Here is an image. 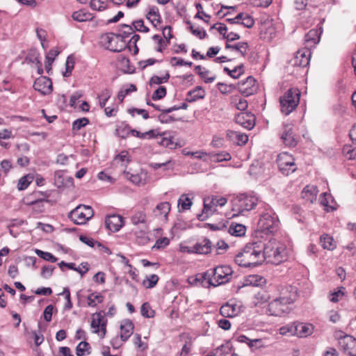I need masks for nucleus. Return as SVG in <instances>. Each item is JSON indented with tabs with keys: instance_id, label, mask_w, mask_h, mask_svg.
I'll list each match as a JSON object with an SVG mask.
<instances>
[{
	"instance_id": "f257e3e1",
	"label": "nucleus",
	"mask_w": 356,
	"mask_h": 356,
	"mask_svg": "<svg viewBox=\"0 0 356 356\" xmlns=\"http://www.w3.org/2000/svg\"><path fill=\"white\" fill-rule=\"evenodd\" d=\"M223 268H213L211 273L205 272L198 273L195 275L191 276L188 278V282L191 286H202L209 288L211 286H216L229 281V277L232 273V268H226V271L223 272L224 275L221 274Z\"/></svg>"
},
{
	"instance_id": "f03ea898",
	"label": "nucleus",
	"mask_w": 356,
	"mask_h": 356,
	"mask_svg": "<svg viewBox=\"0 0 356 356\" xmlns=\"http://www.w3.org/2000/svg\"><path fill=\"white\" fill-rule=\"evenodd\" d=\"M264 257L257 241L248 244L243 250L235 257V262L239 267H250L263 264Z\"/></svg>"
},
{
	"instance_id": "7ed1b4c3",
	"label": "nucleus",
	"mask_w": 356,
	"mask_h": 356,
	"mask_svg": "<svg viewBox=\"0 0 356 356\" xmlns=\"http://www.w3.org/2000/svg\"><path fill=\"white\" fill-rule=\"evenodd\" d=\"M284 247L282 244L274 238H270L263 248L261 255L264 257V261L266 264L279 265L284 260L282 255Z\"/></svg>"
},
{
	"instance_id": "20e7f679",
	"label": "nucleus",
	"mask_w": 356,
	"mask_h": 356,
	"mask_svg": "<svg viewBox=\"0 0 356 356\" xmlns=\"http://www.w3.org/2000/svg\"><path fill=\"white\" fill-rule=\"evenodd\" d=\"M232 211L235 212L233 216H244L246 212L254 209L259 204L256 195L250 194H240L232 201Z\"/></svg>"
},
{
	"instance_id": "39448f33",
	"label": "nucleus",
	"mask_w": 356,
	"mask_h": 356,
	"mask_svg": "<svg viewBox=\"0 0 356 356\" xmlns=\"http://www.w3.org/2000/svg\"><path fill=\"white\" fill-rule=\"evenodd\" d=\"M278 220L272 211L268 209L260 216L256 231L257 237H263V234H273L277 230Z\"/></svg>"
},
{
	"instance_id": "423d86ee",
	"label": "nucleus",
	"mask_w": 356,
	"mask_h": 356,
	"mask_svg": "<svg viewBox=\"0 0 356 356\" xmlns=\"http://www.w3.org/2000/svg\"><path fill=\"white\" fill-rule=\"evenodd\" d=\"M296 293L293 292L289 296H281L269 303L268 311L270 315L281 316L290 311L289 305L293 302Z\"/></svg>"
},
{
	"instance_id": "0eeeda50",
	"label": "nucleus",
	"mask_w": 356,
	"mask_h": 356,
	"mask_svg": "<svg viewBox=\"0 0 356 356\" xmlns=\"http://www.w3.org/2000/svg\"><path fill=\"white\" fill-rule=\"evenodd\" d=\"M300 92L297 88L289 89L280 98L281 111L284 115L290 114L297 107L300 101Z\"/></svg>"
},
{
	"instance_id": "6e6552de",
	"label": "nucleus",
	"mask_w": 356,
	"mask_h": 356,
	"mask_svg": "<svg viewBox=\"0 0 356 356\" xmlns=\"http://www.w3.org/2000/svg\"><path fill=\"white\" fill-rule=\"evenodd\" d=\"M227 200L225 197H218L216 196L207 197L204 198V207L201 213L197 218L200 221H204L217 211L218 206L223 207Z\"/></svg>"
},
{
	"instance_id": "1a4fd4ad",
	"label": "nucleus",
	"mask_w": 356,
	"mask_h": 356,
	"mask_svg": "<svg viewBox=\"0 0 356 356\" xmlns=\"http://www.w3.org/2000/svg\"><path fill=\"white\" fill-rule=\"evenodd\" d=\"M99 42L102 47L113 52L121 51L124 47L122 38L113 33H104L100 37Z\"/></svg>"
},
{
	"instance_id": "9d476101",
	"label": "nucleus",
	"mask_w": 356,
	"mask_h": 356,
	"mask_svg": "<svg viewBox=\"0 0 356 356\" xmlns=\"http://www.w3.org/2000/svg\"><path fill=\"white\" fill-rule=\"evenodd\" d=\"M93 210L89 206L79 205L69 213V218L76 225H84L93 216Z\"/></svg>"
},
{
	"instance_id": "9b49d317",
	"label": "nucleus",
	"mask_w": 356,
	"mask_h": 356,
	"mask_svg": "<svg viewBox=\"0 0 356 356\" xmlns=\"http://www.w3.org/2000/svg\"><path fill=\"white\" fill-rule=\"evenodd\" d=\"M335 337L339 341V348L349 355H356V339L346 334L342 331L335 332Z\"/></svg>"
},
{
	"instance_id": "f8f14e48",
	"label": "nucleus",
	"mask_w": 356,
	"mask_h": 356,
	"mask_svg": "<svg viewBox=\"0 0 356 356\" xmlns=\"http://www.w3.org/2000/svg\"><path fill=\"white\" fill-rule=\"evenodd\" d=\"M277 162L280 170L284 175H289L297 169L294 158L288 152L280 153L277 156Z\"/></svg>"
},
{
	"instance_id": "ddd939ff",
	"label": "nucleus",
	"mask_w": 356,
	"mask_h": 356,
	"mask_svg": "<svg viewBox=\"0 0 356 356\" xmlns=\"http://www.w3.org/2000/svg\"><path fill=\"white\" fill-rule=\"evenodd\" d=\"M105 312L100 311L96 312L92 316L91 328L92 332L99 334L102 338H104L106 332V320H104Z\"/></svg>"
},
{
	"instance_id": "4468645a",
	"label": "nucleus",
	"mask_w": 356,
	"mask_h": 356,
	"mask_svg": "<svg viewBox=\"0 0 356 356\" xmlns=\"http://www.w3.org/2000/svg\"><path fill=\"white\" fill-rule=\"evenodd\" d=\"M293 124L291 122H284L282 131L280 134V138L282 143L287 147H293L296 146L298 140L293 133Z\"/></svg>"
},
{
	"instance_id": "2eb2a0df",
	"label": "nucleus",
	"mask_w": 356,
	"mask_h": 356,
	"mask_svg": "<svg viewBox=\"0 0 356 356\" xmlns=\"http://www.w3.org/2000/svg\"><path fill=\"white\" fill-rule=\"evenodd\" d=\"M242 311V305L235 301L230 300L225 305H223L220 312L225 318H232L239 314Z\"/></svg>"
},
{
	"instance_id": "dca6fc26",
	"label": "nucleus",
	"mask_w": 356,
	"mask_h": 356,
	"mask_svg": "<svg viewBox=\"0 0 356 356\" xmlns=\"http://www.w3.org/2000/svg\"><path fill=\"white\" fill-rule=\"evenodd\" d=\"M33 88L44 95H49L53 90L51 79L43 76H40L34 81Z\"/></svg>"
},
{
	"instance_id": "f3484780",
	"label": "nucleus",
	"mask_w": 356,
	"mask_h": 356,
	"mask_svg": "<svg viewBox=\"0 0 356 356\" xmlns=\"http://www.w3.org/2000/svg\"><path fill=\"white\" fill-rule=\"evenodd\" d=\"M235 122L241 127L250 130L255 125V117L251 113L241 112L235 116Z\"/></svg>"
},
{
	"instance_id": "a211bd4d",
	"label": "nucleus",
	"mask_w": 356,
	"mask_h": 356,
	"mask_svg": "<svg viewBox=\"0 0 356 356\" xmlns=\"http://www.w3.org/2000/svg\"><path fill=\"white\" fill-rule=\"evenodd\" d=\"M105 225L108 229L116 232L124 225V218L120 215H109L106 218Z\"/></svg>"
},
{
	"instance_id": "6ab92c4d",
	"label": "nucleus",
	"mask_w": 356,
	"mask_h": 356,
	"mask_svg": "<svg viewBox=\"0 0 356 356\" xmlns=\"http://www.w3.org/2000/svg\"><path fill=\"white\" fill-rule=\"evenodd\" d=\"M310 56L311 52L308 49L298 50L293 60V65L302 67L307 66L309 63Z\"/></svg>"
},
{
	"instance_id": "aec40b11",
	"label": "nucleus",
	"mask_w": 356,
	"mask_h": 356,
	"mask_svg": "<svg viewBox=\"0 0 356 356\" xmlns=\"http://www.w3.org/2000/svg\"><path fill=\"white\" fill-rule=\"evenodd\" d=\"M170 211V204L168 202H163L159 203L153 210L155 217L164 221L168 220V216Z\"/></svg>"
},
{
	"instance_id": "412c9836",
	"label": "nucleus",
	"mask_w": 356,
	"mask_h": 356,
	"mask_svg": "<svg viewBox=\"0 0 356 356\" xmlns=\"http://www.w3.org/2000/svg\"><path fill=\"white\" fill-rule=\"evenodd\" d=\"M123 173L126 179H129L131 182L136 185L143 186L146 184L147 173L145 171L141 170L140 172L136 174H131L124 170Z\"/></svg>"
},
{
	"instance_id": "4be33fe9",
	"label": "nucleus",
	"mask_w": 356,
	"mask_h": 356,
	"mask_svg": "<svg viewBox=\"0 0 356 356\" xmlns=\"http://www.w3.org/2000/svg\"><path fill=\"white\" fill-rule=\"evenodd\" d=\"M257 90L256 80L251 76L241 82L240 91L245 96L252 95Z\"/></svg>"
},
{
	"instance_id": "5701e85b",
	"label": "nucleus",
	"mask_w": 356,
	"mask_h": 356,
	"mask_svg": "<svg viewBox=\"0 0 356 356\" xmlns=\"http://www.w3.org/2000/svg\"><path fill=\"white\" fill-rule=\"evenodd\" d=\"M227 137L230 141L236 143L237 145H244L248 141V136L236 131L228 130Z\"/></svg>"
},
{
	"instance_id": "b1692460",
	"label": "nucleus",
	"mask_w": 356,
	"mask_h": 356,
	"mask_svg": "<svg viewBox=\"0 0 356 356\" xmlns=\"http://www.w3.org/2000/svg\"><path fill=\"white\" fill-rule=\"evenodd\" d=\"M147 10L146 18L156 28L162 21L159 8L155 6H151L148 7Z\"/></svg>"
},
{
	"instance_id": "393cba45",
	"label": "nucleus",
	"mask_w": 356,
	"mask_h": 356,
	"mask_svg": "<svg viewBox=\"0 0 356 356\" xmlns=\"http://www.w3.org/2000/svg\"><path fill=\"white\" fill-rule=\"evenodd\" d=\"M134 325L131 321L124 320L120 325V338L122 341H126L133 334Z\"/></svg>"
},
{
	"instance_id": "a878e982",
	"label": "nucleus",
	"mask_w": 356,
	"mask_h": 356,
	"mask_svg": "<svg viewBox=\"0 0 356 356\" xmlns=\"http://www.w3.org/2000/svg\"><path fill=\"white\" fill-rule=\"evenodd\" d=\"M295 327H297L295 336L298 337H307L314 332V326L310 323H295Z\"/></svg>"
},
{
	"instance_id": "bb28decb",
	"label": "nucleus",
	"mask_w": 356,
	"mask_h": 356,
	"mask_svg": "<svg viewBox=\"0 0 356 356\" xmlns=\"http://www.w3.org/2000/svg\"><path fill=\"white\" fill-rule=\"evenodd\" d=\"M318 192V190L316 186L307 185L303 188L301 195L307 202L313 203L316 200Z\"/></svg>"
},
{
	"instance_id": "cd10ccee",
	"label": "nucleus",
	"mask_w": 356,
	"mask_h": 356,
	"mask_svg": "<svg viewBox=\"0 0 356 356\" xmlns=\"http://www.w3.org/2000/svg\"><path fill=\"white\" fill-rule=\"evenodd\" d=\"M266 283V280L259 275H250L245 277L243 286H263Z\"/></svg>"
},
{
	"instance_id": "c85d7f7f",
	"label": "nucleus",
	"mask_w": 356,
	"mask_h": 356,
	"mask_svg": "<svg viewBox=\"0 0 356 356\" xmlns=\"http://www.w3.org/2000/svg\"><path fill=\"white\" fill-rule=\"evenodd\" d=\"M323 32L322 27L310 30L305 36V40L307 44H317L320 40V36Z\"/></svg>"
},
{
	"instance_id": "c756f323",
	"label": "nucleus",
	"mask_w": 356,
	"mask_h": 356,
	"mask_svg": "<svg viewBox=\"0 0 356 356\" xmlns=\"http://www.w3.org/2000/svg\"><path fill=\"white\" fill-rule=\"evenodd\" d=\"M205 97V91L200 86H196L193 90L188 92L186 100L193 102Z\"/></svg>"
},
{
	"instance_id": "7c9ffc66",
	"label": "nucleus",
	"mask_w": 356,
	"mask_h": 356,
	"mask_svg": "<svg viewBox=\"0 0 356 356\" xmlns=\"http://www.w3.org/2000/svg\"><path fill=\"white\" fill-rule=\"evenodd\" d=\"M130 162V156L128 152L122 151L118 154L113 161V165H120L122 168V170H125L127 165Z\"/></svg>"
},
{
	"instance_id": "2f4dec72",
	"label": "nucleus",
	"mask_w": 356,
	"mask_h": 356,
	"mask_svg": "<svg viewBox=\"0 0 356 356\" xmlns=\"http://www.w3.org/2000/svg\"><path fill=\"white\" fill-rule=\"evenodd\" d=\"M211 250V242L204 238L202 242L197 243L193 247V251L197 254H208Z\"/></svg>"
},
{
	"instance_id": "473e14b6",
	"label": "nucleus",
	"mask_w": 356,
	"mask_h": 356,
	"mask_svg": "<svg viewBox=\"0 0 356 356\" xmlns=\"http://www.w3.org/2000/svg\"><path fill=\"white\" fill-rule=\"evenodd\" d=\"M72 17L74 20L76 22H83L92 20L94 16L92 15V14L90 13L89 12L85 10H79L73 12Z\"/></svg>"
},
{
	"instance_id": "72a5a7b5",
	"label": "nucleus",
	"mask_w": 356,
	"mask_h": 356,
	"mask_svg": "<svg viewBox=\"0 0 356 356\" xmlns=\"http://www.w3.org/2000/svg\"><path fill=\"white\" fill-rule=\"evenodd\" d=\"M320 243L324 249L332 250L336 248V243L334 238L328 234L322 235L320 238Z\"/></svg>"
},
{
	"instance_id": "f704fd0d",
	"label": "nucleus",
	"mask_w": 356,
	"mask_h": 356,
	"mask_svg": "<svg viewBox=\"0 0 356 356\" xmlns=\"http://www.w3.org/2000/svg\"><path fill=\"white\" fill-rule=\"evenodd\" d=\"M161 136L162 138L159 141V143L170 149H175L177 147V143L174 141V138L170 134L163 133Z\"/></svg>"
},
{
	"instance_id": "c9c22d12",
	"label": "nucleus",
	"mask_w": 356,
	"mask_h": 356,
	"mask_svg": "<svg viewBox=\"0 0 356 356\" xmlns=\"http://www.w3.org/2000/svg\"><path fill=\"white\" fill-rule=\"evenodd\" d=\"M225 48L237 51L242 56H245L248 52V44L245 42H240L234 45L226 43Z\"/></svg>"
},
{
	"instance_id": "e433bc0d",
	"label": "nucleus",
	"mask_w": 356,
	"mask_h": 356,
	"mask_svg": "<svg viewBox=\"0 0 356 356\" xmlns=\"http://www.w3.org/2000/svg\"><path fill=\"white\" fill-rule=\"evenodd\" d=\"M91 9L97 11L106 10L110 3V0H89Z\"/></svg>"
},
{
	"instance_id": "4c0bfd02",
	"label": "nucleus",
	"mask_w": 356,
	"mask_h": 356,
	"mask_svg": "<svg viewBox=\"0 0 356 356\" xmlns=\"http://www.w3.org/2000/svg\"><path fill=\"white\" fill-rule=\"evenodd\" d=\"M246 227L242 224L232 223L228 229L230 234L236 236H242L245 234Z\"/></svg>"
},
{
	"instance_id": "58836bf2",
	"label": "nucleus",
	"mask_w": 356,
	"mask_h": 356,
	"mask_svg": "<svg viewBox=\"0 0 356 356\" xmlns=\"http://www.w3.org/2000/svg\"><path fill=\"white\" fill-rule=\"evenodd\" d=\"M39 192H34L24 198V203L26 205H40L43 202V200L40 197Z\"/></svg>"
},
{
	"instance_id": "ea45409f",
	"label": "nucleus",
	"mask_w": 356,
	"mask_h": 356,
	"mask_svg": "<svg viewBox=\"0 0 356 356\" xmlns=\"http://www.w3.org/2000/svg\"><path fill=\"white\" fill-rule=\"evenodd\" d=\"M192 201L187 195L183 194L178 200V208L180 211L188 210L192 206Z\"/></svg>"
},
{
	"instance_id": "a19ab883",
	"label": "nucleus",
	"mask_w": 356,
	"mask_h": 356,
	"mask_svg": "<svg viewBox=\"0 0 356 356\" xmlns=\"http://www.w3.org/2000/svg\"><path fill=\"white\" fill-rule=\"evenodd\" d=\"M112 95V92L111 90L108 88H105L102 90L98 95L97 99L99 100V106L103 108L106 106V104L107 101L109 99Z\"/></svg>"
},
{
	"instance_id": "79ce46f5",
	"label": "nucleus",
	"mask_w": 356,
	"mask_h": 356,
	"mask_svg": "<svg viewBox=\"0 0 356 356\" xmlns=\"http://www.w3.org/2000/svg\"><path fill=\"white\" fill-rule=\"evenodd\" d=\"M88 305L90 307H95L98 303H101L104 300V296L97 292L89 294L87 297Z\"/></svg>"
},
{
	"instance_id": "37998d69",
	"label": "nucleus",
	"mask_w": 356,
	"mask_h": 356,
	"mask_svg": "<svg viewBox=\"0 0 356 356\" xmlns=\"http://www.w3.org/2000/svg\"><path fill=\"white\" fill-rule=\"evenodd\" d=\"M241 18L240 19V24L243 25L246 28H252L254 24L253 17L247 13H241Z\"/></svg>"
},
{
	"instance_id": "c03bdc74",
	"label": "nucleus",
	"mask_w": 356,
	"mask_h": 356,
	"mask_svg": "<svg viewBox=\"0 0 356 356\" xmlns=\"http://www.w3.org/2000/svg\"><path fill=\"white\" fill-rule=\"evenodd\" d=\"M136 86L134 84H130L127 87H123L118 94V99L122 102L127 95L136 91Z\"/></svg>"
},
{
	"instance_id": "a18cd8bd",
	"label": "nucleus",
	"mask_w": 356,
	"mask_h": 356,
	"mask_svg": "<svg viewBox=\"0 0 356 356\" xmlns=\"http://www.w3.org/2000/svg\"><path fill=\"white\" fill-rule=\"evenodd\" d=\"M74 63L75 60L74 56L72 55H70L69 56H67L65 63V71L63 72V76L65 77H68L71 75L74 67Z\"/></svg>"
},
{
	"instance_id": "49530a36",
	"label": "nucleus",
	"mask_w": 356,
	"mask_h": 356,
	"mask_svg": "<svg viewBox=\"0 0 356 356\" xmlns=\"http://www.w3.org/2000/svg\"><path fill=\"white\" fill-rule=\"evenodd\" d=\"M159 279V276L155 274L147 275L146 279L143 280V284L147 289H152L156 285Z\"/></svg>"
},
{
	"instance_id": "de8ad7c7",
	"label": "nucleus",
	"mask_w": 356,
	"mask_h": 356,
	"mask_svg": "<svg viewBox=\"0 0 356 356\" xmlns=\"http://www.w3.org/2000/svg\"><path fill=\"white\" fill-rule=\"evenodd\" d=\"M268 298V294L265 292H258L254 295L252 303L257 307L266 302Z\"/></svg>"
},
{
	"instance_id": "09e8293b",
	"label": "nucleus",
	"mask_w": 356,
	"mask_h": 356,
	"mask_svg": "<svg viewBox=\"0 0 356 356\" xmlns=\"http://www.w3.org/2000/svg\"><path fill=\"white\" fill-rule=\"evenodd\" d=\"M58 54V52L54 50H51L46 56L45 70L48 74L51 70V64L54 60L55 57Z\"/></svg>"
},
{
	"instance_id": "8fccbe9b",
	"label": "nucleus",
	"mask_w": 356,
	"mask_h": 356,
	"mask_svg": "<svg viewBox=\"0 0 356 356\" xmlns=\"http://www.w3.org/2000/svg\"><path fill=\"white\" fill-rule=\"evenodd\" d=\"M297 330V327H295V323L292 324H288L286 325L282 326L280 328V333L282 335H295L296 331Z\"/></svg>"
},
{
	"instance_id": "3c124183",
	"label": "nucleus",
	"mask_w": 356,
	"mask_h": 356,
	"mask_svg": "<svg viewBox=\"0 0 356 356\" xmlns=\"http://www.w3.org/2000/svg\"><path fill=\"white\" fill-rule=\"evenodd\" d=\"M35 252L38 254V256H39L41 259L45 261H48L51 263H54L57 261V259L50 252H44L40 250H36Z\"/></svg>"
},
{
	"instance_id": "603ef678",
	"label": "nucleus",
	"mask_w": 356,
	"mask_h": 356,
	"mask_svg": "<svg viewBox=\"0 0 356 356\" xmlns=\"http://www.w3.org/2000/svg\"><path fill=\"white\" fill-rule=\"evenodd\" d=\"M170 78V75L168 73H167L164 76L159 77L158 76H153L149 79V83L152 86L153 85H159L163 83H166Z\"/></svg>"
},
{
	"instance_id": "864d4df0",
	"label": "nucleus",
	"mask_w": 356,
	"mask_h": 356,
	"mask_svg": "<svg viewBox=\"0 0 356 356\" xmlns=\"http://www.w3.org/2000/svg\"><path fill=\"white\" fill-rule=\"evenodd\" d=\"M169 113L165 112V109H163L161 111V113L158 115V120L161 123H170L175 121V118L172 116L168 115Z\"/></svg>"
},
{
	"instance_id": "5fc2aeb1",
	"label": "nucleus",
	"mask_w": 356,
	"mask_h": 356,
	"mask_svg": "<svg viewBox=\"0 0 356 356\" xmlns=\"http://www.w3.org/2000/svg\"><path fill=\"white\" fill-rule=\"evenodd\" d=\"M89 123V120L86 118H79L72 123V130L79 131Z\"/></svg>"
},
{
	"instance_id": "6e6d98bb",
	"label": "nucleus",
	"mask_w": 356,
	"mask_h": 356,
	"mask_svg": "<svg viewBox=\"0 0 356 356\" xmlns=\"http://www.w3.org/2000/svg\"><path fill=\"white\" fill-rule=\"evenodd\" d=\"M146 221V215L143 211L136 212L131 217V222L134 225H138L139 223H144Z\"/></svg>"
},
{
	"instance_id": "4d7b16f0",
	"label": "nucleus",
	"mask_w": 356,
	"mask_h": 356,
	"mask_svg": "<svg viewBox=\"0 0 356 356\" xmlns=\"http://www.w3.org/2000/svg\"><path fill=\"white\" fill-rule=\"evenodd\" d=\"M170 239L167 237H163L156 241L155 244L153 245V250H161L165 248L168 245Z\"/></svg>"
},
{
	"instance_id": "13d9d810",
	"label": "nucleus",
	"mask_w": 356,
	"mask_h": 356,
	"mask_svg": "<svg viewBox=\"0 0 356 356\" xmlns=\"http://www.w3.org/2000/svg\"><path fill=\"white\" fill-rule=\"evenodd\" d=\"M213 158L214 161L217 162H221L230 161L232 159V156L229 152L223 151L214 154Z\"/></svg>"
},
{
	"instance_id": "bf43d9fd",
	"label": "nucleus",
	"mask_w": 356,
	"mask_h": 356,
	"mask_svg": "<svg viewBox=\"0 0 356 356\" xmlns=\"http://www.w3.org/2000/svg\"><path fill=\"white\" fill-rule=\"evenodd\" d=\"M167 91L164 86H160L152 94V99L154 101L159 100L166 95Z\"/></svg>"
},
{
	"instance_id": "052dcab7",
	"label": "nucleus",
	"mask_w": 356,
	"mask_h": 356,
	"mask_svg": "<svg viewBox=\"0 0 356 356\" xmlns=\"http://www.w3.org/2000/svg\"><path fill=\"white\" fill-rule=\"evenodd\" d=\"M140 312L142 316L146 318H151L154 316V311L151 309L150 305L148 302H145L142 305Z\"/></svg>"
},
{
	"instance_id": "680f3d73",
	"label": "nucleus",
	"mask_w": 356,
	"mask_h": 356,
	"mask_svg": "<svg viewBox=\"0 0 356 356\" xmlns=\"http://www.w3.org/2000/svg\"><path fill=\"white\" fill-rule=\"evenodd\" d=\"M31 179V177H29V175H26V176L21 177L18 181L17 188L19 191L26 189L29 186L30 183L31 182V181L29 180Z\"/></svg>"
},
{
	"instance_id": "e2e57ef3",
	"label": "nucleus",
	"mask_w": 356,
	"mask_h": 356,
	"mask_svg": "<svg viewBox=\"0 0 356 356\" xmlns=\"http://www.w3.org/2000/svg\"><path fill=\"white\" fill-rule=\"evenodd\" d=\"M90 347L86 341L80 342L76 348V354L77 356H83L86 350Z\"/></svg>"
},
{
	"instance_id": "0e129e2a",
	"label": "nucleus",
	"mask_w": 356,
	"mask_h": 356,
	"mask_svg": "<svg viewBox=\"0 0 356 356\" xmlns=\"http://www.w3.org/2000/svg\"><path fill=\"white\" fill-rule=\"evenodd\" d=\"M233 100L236 102V107L238 110L243 111L247 109L248 104L246 99L236 97Z\"/></svg>"
},
{
	"instance_id": "69168bd1",
	"label": "nucleus",
	"mask_w": 356,
	"mask_h": 356,
	"mask_svg": "<svg viewBox=\"0 0 356 356\" xmlns=\"http://www.w3.org/2000/svg\"><path fill=\"white\" fill-rule=\"evenodd\" d=\"M134 29L140 32L147 33L149 29L145 26L144 21L143 19H138L133 22Z\"/></svg>"
},
{
	"instance_id": "338daca9",
	"label": "nucleus",
	"mask_w": 356,
	"mask_h": 356,
	"mask_svg": "<svg viewBox=\"0 0 356 356\" xmlns=\"http://www.w3.org/2000/svg\"><path fill=\"white\" fill-rule=\"evenodd\" d=\"M190 29L192 33L200 39H203L207 35L205 31L203 29H200V27H195L194 26L191 25Z\"/></svg>"
},
{
	"instance_id": "774afa93",
	"label": "nucleus",
	"mask_w": 356,
	"mask_h": 356,
	"mask_svg": "<svg viewBox=\"0 0 356 356\" xmlns=\"http://www.w3.org/2000/svg\"><path fill=\"white\" fill-rule=\"evenodd\" d=\"M114 260L117 264L127 266L131 267V265L129 264V260L121 254H116Z\"/></svg>"
}]
</instances>
